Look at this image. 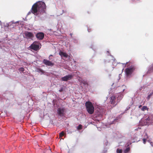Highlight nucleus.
<instances>
[{
  "label": "nucleus",
  "instance_id": "14",
  "mask_svg": "<svg viewBox=\"0 0 153 153\" xmlns=\"http://www.w3.org/2000/svg\"><path fill=\"white\" fill-rule=\"evenodd\" d=\"M149 109V108H147V106H144L142 108H141V110L142 111H145V110L148 111Z\"/></svg>",
  "mask_w": 153,
  "mask_h": 153
},
{
  "label": "nucleus",
  "instance_id": "13",
  "mask_svg": "<svg viewBox=\"0 0 153 153\" xmlns=\"http://www.w3.org/2000/svg\"><path fill=\"white\" fill-rule=\"evenodd\" d=\"M116 100V97L114 96H112L111 97L110 102L111 104H114L116 102L115 100Z\"/></svg>",
  "mask_w": 153,
  "mask_h": 153
},
{
  "label": "nucleus",
  "instance_id": "8",
  "mask_svg": "<svg viewBox=\"0 0 153 153\" xmlns=\"http://www.w3.org/2000/svg\"><path fill=\"white\" fill-rule=\"evenodd\" d=\"M73 77V76L72 75H68L62 77L61 79L62 81H66L68 80L71 79Z\"/></svg>",
  "mask_w": 153,
  "mask_h": 153
},
{
  "label": "nucleus",
  "instance_id": "2",
  "mask_svg": "<svg viewBox=\"0 0 153 153\" xmlns=\"http://www.w3.org/2000/svg\"><path fill=\"white\" fill-rule=\"evenodd\" d=\"M87 111L89 114H92L94 111V108L92 103L90 101L86 102L85 103Z\"/></svg>",
  "mask_w": 153,
  "mask_h": 153
},
{
  "label": "nucleus",
  "instance_id": "12",
  "mask_svg": "<svg viewBox=\"0 0 153 153\" xmlns=\"http://www.w3.org/2000/svg\"><path fill=\"white\" fill-rule=\"evenodd\" d=\"M59 54L61 57L63 56L65 58H67L68 57V55L66 53L63 52L61 51H59Z\"/></svg>",
  "mask_w": 153,
  "mask_h": 153
},
{
  "label": "nucleus",
  "instance_id": "27",
  "mask_svg": "<svg viewBox=\"0 0 153 153\" xmlns=\"http://www.w3.org/2000/svg\"><path fill=\"white\" fill-rule=\"evenodd\" d=\"M142 89V87H141L140 88V90H141Z\"/></svg>",
  "mask_w": 153,
  "mask_h": 153
},
{
  "label": "nucleus",
  "instance_id": "18",
  "mask_svg": "<svg viewBox=\"0 0 153 153\" xmlns=\"http://www.w3.org/2000/svg\"><path fill=\"white\" fill-rule=\"evenodd\" d=\"M153 94V92L150 93L148 96L147 99L148 100H149L150 99L151 97Z\"/></svg>",
  "mask_w": 153,
  "mask_h": 153
},
{
  "label": "nucleus",
  "instance_id": "21",
  "mask_svg": "<svg viewBox=\"0 0 153 153\" xmlns=\"http://www.w3.org/2000/svg\"><path fill=\"white\" fill-rule=\"evenodd\" d=\"M19 71H21L22 72H23L24 71L25 69L24 68L22 67L21 68L19 69Z\"/></svg>",
  "mask_w": 153,
  "mask_h": 153
},
{
  "label": "nucleus",
  "instance_id": "4",
  "mask_svg": "<svg viewBox=\"0 0 153 153\" xmlns=\"http://www.w3.org/2000/svg\"><path fill=\"white\" fill-rule=\"evenodd\" d=\"M135 68L133 66H131L129 68L125 69V72L126 76H128L130 75L135 70Z\"/></svg>",
  "mask_w": 153,
  "mask_h": 153
},
{
  "label": "nucleus",
  "instance_id": "16",
  "mask_svg": "<svg viewBox=\"0 0 153 153\" xmlns=\"http://www.w3.org/2000/svg\"><path fill=\"white\" fill-rule=\"evenodd\" d=\"M78 130H81L82 128V126L81 124H79L77 127Z\"/></svg>",
  "mask_w": 153,
  "mask_h": 153
},
{
  "label": "nucleus",
  "instance_id": "10",
  "mask_svg": "<svg viewBox=\"0 0 153 153\" xmlns=\"http://www.w3.org/2000/svg\"><path fill=\"white\" fill-rule=\"evenodd\" d=\"M64 110L63 109L59 108L58 110V114L60 116L64 115Z\"/></svg>",
  "mask_w": 153,
  "mask_h": 153
},
{
  "label": "nucleus",
  "instance_id": "5",
  "mask_svg": "<svg viewBox=\"0 0 153 153\" xmlns=\"http://www.w3.org/2000/svg\"><path fill=\"white\" fill-rule=\"evenodd\" d=\"M24 34L26 38L27 39H32L34 37L33 33L27 31H25L24 33Z\"/></svg>",
  "mask_w": 153,
  "mask_h": 153
},
{
  "label": "nucleus",
  "instance_id": "7",
  "mask_svg": "<svg viewBox=\"0 0 153 153\" xmlns=\"http://www.w3.org/2000/svg\"><path fill=\"white\" fill-rule=\"evenodd\" d=\"M44 34L42 32H39L36 35V37L39 40H42L44 38Z\"/></svg>",
  "mask_w": 153,
  "mask_h": 153
},
{
  "label": "nucleus",
  "instance_id": "26",
  "mask_svg": "<svg viewBox=\"0 0 153 153\" xmlns=\"http://www.w3.org/2000/svg\"><path fill=\"white\" fill-rule=\"evenodd\" d=\"M88 31L89 32H90L91 31V29H88Z\"/></svg>",
  "mask_w": 153,
  "mask_h": 153
},
{
  "label": "nucleus",
  "instance_id": "17",
  "mask_svg": "<svg viewBox=\"0 0 153 153\" xmlns=\"http://www.w3.org/2000/svg\"><path fill=\"white\" fill-rule=\"evenodd\" d=\"M116 152L117 153H122V149H117Z\"/></svg>",
  "mask_w": 153,
  "mask_h": 153
},
{
  "label": "nucleus",
  "instance_id": "24",
  "mask_svg": "<svg viewBox=\"0 0 153 153\" xmlns=\"http://www.w3.org/2000/svg\"><path fill=\"white\" fill-rule=\"evenodd\" d=\"M39 72H42V73H44V72L42 70H41V69H40V70H39Z\"/></svg>",
  "mask_w": 153,
  "mask_h": 153
},
{
  "label": "nucleus",
  "instance_id": "11",
  "mask_svg": "<svg viewBox=\"0 0 153 153\" xmlns=\"http://www.w3.org/2000/svg\"><path fill=\"white\" fill-rule=\"evenodd\" d=\"M153 72V63L149 66L147 72V74H150Z\"/></svg>",
  "mask_w": 153,
  "mask_h": 153
},
{
  "label": "nucleus",
  "instance_id": "3",
  "mask_svg": "<svg viewBox=\"0 0 153 153\" xmlns=\"http://www.w3.org/2000/svg\"><path fill=\"white\" fill-rule=\"evenodd\" d=\"M151 119L149 117L147 118L143 119L140 122V125L141 126L149 125L151 124Z\"/></svg>",
  "mask_w": 153,
  "mask_h": 153
},
{
  "label": "nucleus",
  "instance_id": "23",
  "mask_svg": "<svg viewBox=\"0 0 153 153\" xmlns=\"http://www.w3.org/2000/svg\"><path fill=\"white\" fill-rule=\"evenodd\" d=\"M84 85H86L88 84L87 82L86 81L84 80L82 83Z\"/></svg>",
  "mask_w": 153,
  "mask_h": 153
},
{
  "label": "nucleus",
  "instance_id": "20",
  "mask_svg": "<svg viewBox=\"0 0 153 153\" xmlns=\"http://www.w3.org/2000/svg\"><path fill=\"white\" fill-rule=\"evenodd\" d=\"M79 78L78 79V80L81 83H83V81L84 80H83L80 77H79Z\"/></svg>",
  "mask_w": 153,
  "mask_h": 153
},
{
  "label": "nucleus",
  "instance_id": "1",
  "mask_svg": "<svg viewBox=\"0 0 153 153\" xmlns=\"http://www.w3.org/2000/svg\"><path fill=\"white\" fill-rule=\"evenodd\" d=\"M46 6L45 3L42 1H38L34 4L31 10V12L35 15L43 13L45 11ZM29 12L28 13H30Z\"/></svg>",
  "mask_w": 153,
  "mask_h": 153
},
{
  "label": "nucleus",
  "instance_id": "28",
  "mask_svg": "<svg viewBox=\"0 0 153 153\" xmlns=\"http://www.w3.org/2000/svg\"><path fill=\"white\" fill-rule=\"evenodd\" d=\"M117 120V119H115L114 120V121H116Z\"/></svg>",
  "mask_w": 153,
  "mask_h": 153
},
{
  "label": "nucleus",
  "instance_id": "6",
  "mask_svg": "<svg viewBox=\"0 0 153 153\" xmlns=\"http://www.w3.org/2000/svg\"><path fill=\"white\" fill-rule=\"evenodd\" d=\"M37 43L36 41H34L30 46V48L35 51L38 50L39 48V46L35 44Z\"/></svg>",
  "mask_w": 153,
  "mask_h": 153
},
{
  "label": "nucleus",
  "instance_id": "25",
  "mask_svg": "<svg viewBox=\"0 0 153 153\" xmlns=\"http://www.w3.org/2000/svg\"><path fill=\"white\" fill-rule=\"evenodd\" d=\"M63 91V89L62 88L61 89H60V90H59V91L61 92H62Z\"/></svg>",
  "mask_w": 153,
  "mask_h": 153
},
{
  "label": "nucleus",
  "instance_id": "29",
  "mask_svg": "<svg viewBox=\"0 0 153 153\" xmlns=\"http://www.w3.org/2000/svg\"><path fill=\"white\" fill-rule=\"evenodd\" d=\"M142 106V105H140L139 106V108H140V107H141Z\"/></svg>",
  "mask_w": 153,
  "mask_h": 153
},
{
  "label": "nucleus",
  "instance_id": "9",
  "mask_svg": "<svg viewBox=\"0 0 153 153\" xmlns=\"http://www.w3.org/2000/svg\"><path fill=\"white\" fill-rule=\"evenodd\" d=\"M43 63L45 65L48 66H53L54 65L53 63L46 59H44L43 60Z\"/></svg>",
  "mask_w": 153,
  "mask_h": 153
},
{
  "label": "nucleus",
  "instance_id": "15",
  "mask_svg": "<svg viewBox=\"0 0 153 153\" xmlns=\"http://www.w3.org/2000/svg\"><path fill=\"white\" fill-rule=\"evenodd\" d=\"M130 150V148L129 147H128L126 149H125L124 151V153H128V152Z\"/></svg>",
  "mask_w": 153,
  "mask_h": 153
},
{
  "label": "nucleus",
  "instance_id": "19",
  "mask_svg": "<svg viewBox=\"0 0 153 153\" xmlns=\"http://www.w3.org/2000/svg\"><path fill=\"white\" fill-rule=\"evenodd\" d=\"M64 135V133L63 131H62L59 133V135L60 137H62Z\"/></svg>",
  "mask_w": 153,
  "mask_h": 153
},
{
  "label": "nucleus",
  "instance_id": "22",
  "mask_svg": "<svg viewBox=\"0 0 153 153\" xmlns=\"http://www.w3.org/2000/svg\"><path fill=\"white\" fill-rule=\"evenodd\" d=\"M143 143L144 144H145L146 142V139L143 138L142 139Z\"/></svg>",
  "mask_w": 153,
  "mask_h": 153
}]
</instances>
